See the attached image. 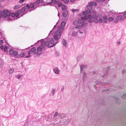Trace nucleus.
<instances>
[{
	"label": "nucleus",
	"mask_w": 126,
	"mask_h": 126,
	"mask_svg": "<svg viewBox=\"0 0 126 126\" xmlns=\"http://www.w3.org/2000/svg\"><path fill=\"white\" fill-rule=\"evenodd\" d=\"M101 82H98L96 83V84H100L101 83Z\"/></svg>",
	"instance_id": "0e129e2a"
},
{
	"label": "nucleus",
	"mask_w": 126,
	"mask_h": 126,
	"mask_svg": "<svg viewBox=\"0 0 126 126\" xmlns=\"http://www.w3.org/2000/svg\"><path fill=\"white\" fill-rule=\"evenodd\" d=\"M21 76L20 75H19L18 76H17V78L18 79H19L20 78H21Z\"/></svg>",
	"instance_id": "4d7b16f0"
},
{
	"label": "nucleus",
	"mask_w": 126,
	"mask_h": 126,
	"mask_svg": "<svg viewBox=\"0 0 126 126\" xmlns=\"http://www.w3.org/2000/svg\"><path fill=\"white\" fill-rule=\"evenodd\" d=\"M45 47V46L43 44H41L40 46V47H37V51L41 52L42 51L43 49H44Z\"/></svg>",
	"instance_id": "9b49d317"
},
{
	"label": "nucleus",
	"mask_w": 126,
	"mask_h": 126,
	"mask_svg": "<svg viewBox=\"0 0 126 126\" xmlns=\"http://www.w3.org/2000/svg\"><path fill=\"white\" fill-rule=\"evenodd\" d=\"M82 27L81 25H78L77 26H76L75 27V28H78L79 29H80Z\"/></svg>",
	"instance_id": "f704fd0d"
},
{
	"label": "nucleus",
	"mask_w": 126,
	"mask_h": 126,
	"mask_svg": "<svg viewBox=\"0 0 126 126\" xmlns=\"http://www.w3.org/2000/svg\"><path fill=\"white\" fill-rule=\"evenodd\" d=\"M77 32H79V33L81 34L83 33V31H80L79 30L78 31H77Z\"/></svg>",
	"instance_id": "c03bdc74"
},
{
	"label": "nucleus",
	"mask_w": 126,
	"mask_h": 126,
	"mask_svg": "<svg viewBox=\"0 0 126 126\" xmlns=\"http://www.w3.org/2000/svg\"><path fill=\"white\" fill-rule=\"evenodd\" d=\"M87 8L89 10H92L93 8L92 6L90 5L87 6Z\"/></svg>",
	"instance_id": "2f4dec72"
},
{
	"label": "nucleus",
	"mask_w": 126,
	"mask_h": 126,
	"mask_svg": "<svg viewBox=\"0 0 126 126\" xmlns=\"http://www.w3.org/2000/svg\"><path fill=\"white\" fill-rule=\"evenodd\" d=\"M114 21L115 23H118V20L116 19L114 20Z\"/></svg>",
	"instance_id": "5fc2aeb1"
},
{
	"label": "nucleus",
	"mask_w": 126,
	"mask_h": 126,
	"mask_svg": "<svg viewBox=\"0 0 126 126\" xmlns=\"http://www.w3.org/2000/svg\"><path fill=\"white\" fill-rule=\"evenodd\" d=\"M54 119L55 120H57L59 118H62L60 116L58 115V112H55L54 116Z\"/></svg>",
	"instance_id": "4468645a"
},
{
	"label": "nucleus",
	"mask_w": 126,
	"mask_h": 126,
	"mask_svg": "<svg viewBox=\"0 0 126 126\" xmlns=\"http://www.w3.org/2000/svg\"><path fill=\"white\" fill-rule=\"evenodd\" d=\"M82 14L84 15H88V14L86 11L83 12L82 13Z\"/></svg>",
	"instance_id": "e433bc0d"
},
{
	"label": "nucleus",
	"mask_w": 126,
	"mask_h": 126,
	"mask_svg": "<svg viewBox=\"0 0 126 126\" xmlns=\"http://www.w3.org/2000/svg\"><path fill=\"white\" fill-rule=\"evenodd\" d=\"M87 24L86 23H84L81 25L82 27H85L87 26Z\"/></svg>",
	"instance_id": "79ce46f5"
},
{
	"label": "nucleus",
	"mask_w": 126,
	"mask_h": 126,
	"mask_svg": "<svg viewBox=\"0 0 126 126\" xmlns=\"http://www.w3.org/2000/svg\"><path fill=\"white\" fill-rule=\"evenodd\" d=\"M30 10L28 9V8L26 6H24V7H23L21 10H18V12L19 13L21 14L22 12L25 14L27 13V11L30 12Z\"/></svg>",
	"instance_id": "0eeeda50"
},
{
	"label": "nucleus",
	"mask_w": 126,
	"mask_h": 126,
	"mask_svg": "<svg viewBox=\"0 0 126 126\" xmlns=\"http://www.w3.org/2000/svg\"><path fill=\"white\" fill-rule=\"evenodd\" d=\"M65 120H63V122H60L56 124H54L53 125V126H64L65 125V123H64L65 122Z\"/></svg>",
	"instance_id": "9d476101"
},
{
	"label": "nucleus",
	"mask_w": 126,
	"mask_h": 126,
	"mask_svg": "<svg viewBox=\"0 0 126 126\" xmlns=\"http://www.w3.org/2000/svg\"><path fill=\"white\" fill-rule=\"evenodd\" d=\"M58 3V1L57 0H51V1L50 2H47V3L50 5H52L53 4H57Z\"/></svg>",
	"instance_id": "dca6fc26"
},
{
	"label": "nucleus",
	"mask_w": 126,
	"mask_h": 126,
	"mask_svg": "<svg viewBox=\"0 0 126 126\" xmlns=\"http://www.w3.org/2000/svg\"><path fill=\"white\" fill-rule=\"evenodd\" d=\"M89 5L91 6H96L97 4L96 3L95 1L93 2H91L89 3Z\"/></svg>",
	"instance_id": "aec40b11"
},
{
	"label": "nucleus",
	"mask_w": 126,
	"mask_h": 126,
	"mask_svg": "<svg viewBox=\"0 0 126 126\" xmlns=\"http://www.w3.org/2000/svg\"><path fill=\"white\" fill-rule=\"evenodd\" d=\"M34 5L33 3H31L30 5L27 4L26 5V6L28 8V9L30 10V9L31 8H35Z\"/></svg>",
	"instance_id": "2eb2a0df"
},
{
	"label": "nucleus",
	"mask_w": 126,
	"mask_h": 126,
	"mask_svg": "<svg viewBox=\"0 0 126 126\" xmlns=\"http://www.w3.org/2000/svg\"><path fill=\"white\" fill-rule=\"evenodd\" d=\"M3 42V40H0V45H1Z\"/></svg>",
	"instance_id": "603ef678"
},
{
	"label": "nucleus",
	"mask_w": 126,
	"mask_h": 126,
	"mask_svg": "<svg viewBox=\"0 0 126 126\" xmlns=\"http://www.w3.org/2000/svg\"><path fill=\"white\" fill-rule=\"evenodd\" d=\"M86 67L87 66L85 65H82L80 66L81 72H82L83 69L86 68Z\"/></svg>",
	"instance_id": "5701e85b"
},
{
	"label": "nucleus",
	"mask_w": 126,
	"mask_h": 126,
	"mask_svg": "<svg viewBox=\"0 0 126 126\" xmlns=\"http://www.w3.org/2000/svg\"><path fill=\"white\" fill-rule=\"evenodd\" d=\"M2 14V12L0 11V15H1Z\"/></svg>",
	"instance_id": "338daca9"
},
{
	"label": "nucleus",
	"mask_w": 126,
	"mask_h": 126,
	"mask_svg": "<svg viewBox=\"0 0 126 126\" xmlns=\"http://www.w3.org/2000/svg\"><path fill=\"white\" fill-rule=\"evenodd\" d=\"M99 23H102L103 22V20H102V18H99Z\"/></svg>",
	"instance_id": "37998d69"
},
{
	"label": "nucleus",
	"mask_w": 126,
	"mask_h": 126,
	"mask_svg": "<svg viewBox=\"0 0 126 126\" xmlns=\"http://www.w3.org/2000/svg\"><path fill=\"white\" fill-rule=\"evenodd\" d=\"M2 32H0V38H2Z\"/></svg>",
	"instance_id": "8fccbe9b"
},
{
	"label": "nucleus",
	"mask_w": 126,
	"mask_h": 126,
	"mask_svg": "<svg viewBox=\"0 0 126 126\" xmlns=\"http://www.w3.org/2000/svg\"><path fill=\"white\" fill-rule=\"evenodd\" d=\"M115 12L114 11H111L110 13V15L111 16H114V15L115 14Z\"/></svg>",
	"instance_id": "473e14b6"
},
{
	"label": "nucleus",
	"mask_w": 126,
	"mask_h": 126,
	"mask_svg": "<svg viewBox=\"0 0 126 126\" xmlns=\"http://www.w3.org/2000/svg\"><path fill=\"white\" fill-rule=\"evenodd\" d=\"M25 0H20L19 2L20 3H23Z\"/></svg>",
	"instance_id": "09e8293b"
},
{
	"label": "nucleus",
	"mask_w": 126,
	"mask_h": 126,
	"mask_svg": "<svg viewBox=\"0 0 126 126\" xmlns=\"http://www.w3.org/2000/svg\"><path fill=\"white\" fill-rule=\"evenodd\" d=\"M62 4L61 3H59L58 4V6L59 7H60L61 6H62Z\"/></svg>",
	"instance_id": "864d4df0"
},
{
	"label": "nucleus",
	"mask_w": 126,
	"mask_h": 126,
	"mask_svg": "<svg viewBox=\"0 0 126 126\" xmlns=\"http://www.w3.org/2000/svg\"><path fill=\"white\" fill-rule=\"evenodd\" d=\"M77 34V32L74 31L72 32V36H75Z\"/></svg>",
	"instance_id": "c756f323"
},
{
	"label": "nucleus",
	"mask_w": 126,
	"mask_h": 126,
	"mask_svg": "<svg viewBox=\"0 0 126 126\" xmlns=\"http://www.w3.org/2000/svg\"><path fill=\"white\" fill-rule=\"evenodd\" d=\"M75 0H70V1L71 2H73L74 1H75Z\"/></svg>",
	"instance_id": "e2e57ef3"
},
{
	"label": "nucleus",
	"mask_w": 126,
	"mask_h": 126,
	"mask_svg": "<svg viewBox=\"0 0 126 126\" xmlns=\"http://www.w3.org/2000/svg\"><path fill=\"white\" fill-rule=\"evenodd\" d=\"M87 12L88 14V15L87 16H90L92 17V16H91V15L92 14V11H90L89 10H87L86 11Z\"/></svg>",
	"instance_id": "b1692460"
},
{
	"label": "nucleus",
	"mask_w": 126,
	"mask_h": 126,
	"mask_svg": "<svg viewBox=\"0 0 126 126\" xmlns=\"http://www.w3.org/2000/svg\"><path fill=\"white\" fill-rule=\"evenodd\" d=\"M88 22H89L90 23H91L92 22V20L91 19H90L88 21Z\"/></svg>",
	"instance_id": "6e6d98bb"
},
{
	"label": "nucleus",
	"mask_w": 126,
	"mask_h": 126,
	"mask_svg": "<svg viewBox=\"0 0 126 126\" xmlns=\"http://www.w3.org/2000/svg\"><path fill=\"white\" fill-rule=\"evenodd\" d=\"M66 24V22H65L64 21H63L62 22V23L61 24V26H58V28L59 27H62L63 28H64L63 30H62V32H63V30L64 29V27L65 25ZM58 30V29L57 30ZM59 31H62V30H60Z\"/></svg>",
	"instance_id": "6ab92c4d"
},
{
	"label": "nucleus",
	"mask_w": 126,
	"mask_h": 126,
	"mask_svg": "<svg viewBox=\"0 0 126 126\" xmlns=\"http://www.w3.org/2000/svg\"><path fill=\"white\" fill-rule=\"evenodd\" d=\"M46 0H38L33 2L34 4L35 5V8L31 9L30 11H31L32 10H33L35 9L36 8L39 7L40 5L39 4L40 3H43Z\"/></svg>",
	"instance_id": "f03ea898"
},
{
	"label": "nucleus",
	"mask_w": 126,
	"mask_h": 126,
	"mask_svg": "<svg viewBox=\"0 0 126 126\" xmlns=\"http://www.w3.org/2000/svg\"><path fill=\"white\" fill-rule=\"evenodd\" d=\"M3 63V61L1 59H0V66H1V65L2 66Z\"/></svg>",
	"instance_id": "a19ab883"
},
{
	"label": "nucleus",
	"mask_w": 126,
	"mask_h": 126,
	"mask_svg": "<svg viewBox=\"0 0 126 126\" xmlns=\"http://www.w3.org/2000/svg\"><path fill=\"white\" fill-rule=\"evenodd\" d=\"M63 1L65 4H68L69 3V0H63Z\"/></svg>",
	"instance_id": "58836bf2"
},
{
	"label": "nucleus",
	"mask_w": 126,
	"mask_h": 126,
	"mask_svg": "<svg viewBox=\"0 0 126 126\" xmlns=\"http://www.w3.org/2000/svg\"><path fill=\"white\" fill-rule=\"evenodd\" d=\"M0 49L1 50H3L4 49V47L3 46V45H1L0 47Z\"/></svg>",
	"instance_id": "de8ad7c7"
},
{
	"label": "nucleus",
	"mask_w": 126,
	"mask_h": 126,
	"mask_svg": "<svg viewBox=\"0 0 126 126\" xmlns=\"http://www.w3.org/2000/svg\"><path fill=\"white\" fill-rule=\"evenodd\" d=\"M21 6L20 5H16L14 7V9L15 10H16L17 9L20 8Z\"/></svg>",
	"instance_id": "c85d7f7f"
},
{
	"label": "nucleus",
	"mask_w": 126,
	"mask_h": 126,
	"mask_svg": "<svg viewBox=\"0 0 126 126\" xmlns=\"http://www.w3.org/2000/svg\"><path fill=\"white\" fill-rule=\"evenodd\" d=\"M8 47L7 46H5L4 48V52H6L7 50Z\"/></svg>",
	"instance_id": "c9c22d12"
},
{
	"label": "nucleus",
	"mask_w": 126,
	"mask_h": 126,
	"mask_svg": "<svg viewBox=\"0 0 126 126\" xmlns=\"http://www.w3.org/2000/svg\"><path fill=\"white\" fill-rule=\"evenodd\" d=\"M104 22L106 23H107V21H104Z\"/></svg>",
	"instance_id": "774afa93"
},
{
	"label": "nucleus",
	"mask_w": 126,
	"mask_h": 126,
	"mask_svg": "<svg viewBox=\"0 0 126 126\" xmlns=\"http://www.w3.org/2000/svg\"><path fill=\"white\" fill-rule=\"evenodd\" d=\"M124 96H126V97L125 98H124V97H123V98L124 99H126V94H125L124 95Z\"/></svg>",
	"instance_id": "052dcab7"
},
{
	"label": "nucleus",
	"mask_w": 126,
	"mask_h": 126,
	"mask_svg": "<svg viewBox=\"0 0 126 126\" xmlns=\"http://www.w3.org/2000/svg\"><path fill=\"white\" fill-rule=\"evenodd\" d=\"M53 70L54 73L58 75L59 74L60 70L58 69V67H53Z\"/></svg>",
	"instance_id": "f8f14e48"
},
{
	"label": "nucleus",
	"mask_w": 126,
	"mask_h": 126,
	"mask_svg": "<svg viewBox=\"0 0 126 126\" xmlns=\"http://www.w3.org/2000/svg\"><path fill=\"white\" fill-rule=\"evenodd\" d=\"M91 19L92 17L89 16H84V17H81V19H79L77 21V23L78 24H81L83 23L84 22V20L88 19Z\"/></svg>",
	"instance_id": "20e7f679"
},
{
	"label": "nucleus",
	"mask_w": 126,
	"mask_h": 126,
	"mask_svg": "<svg viewBox=\"0 0 126 126\" xmlns=\"http://www.w3.org/2000/svg\"><path fill=\"white\" fill-rule=\"evenodd\" d=\"M72 12H75V11H79V10H78V9H75V10H74L73 9H72Z\"/></svg>",
	"instance_id": "49530a36"
},
{
	"label": "nucleus",
	"mask_w": 126,
	"mask_h": 126,
	"mask_svg": "<svg viewBox=\"0 0 126 126\" xmlns=\"http://www.w3.org/2000/svg\"><path fill=\"white\" fill-rule=\"evenodd\" d=\"M55 55L56 56H59V53L58 52H56L55 53Z\"/></svg>",
	"instance_id": "a18cd8bd"
},
{
	"label": "nucleus",
	"mask_w": 126,
	"mask_h": 126,
	"mask_svg": "<svg viewBox=\"0 0 126 126\" xmlns=\"http://www.w3.org/2000/svg\"><path fill=\"white\" fill-rule=\"evenodd\" d=\"M33 45H32L31 47H32ZM30 47H29L30 48ZM29 47L28 48H26L25 50H18V56H19L20 57H23L26 54V51H25V50L27 49L28 50Z\"/></svg>",
	"instance_id": "39448f33"
},
{
	"label": "nucleus",
	"mask_w": 126,
	"mask_h": 126,
	"mask_svg": "<svg viewBox=\"0 0 126 126\" xmlns=\"http://www.w3.org/2000/svg\"><path fill=\"white\" fill-rule=\"evenodd\" d=\"M108 20L110 22H111L112 21L114 20V18L112 17H109L108 18Z\"/></svg>",
	"instance_id": "72a5a7b5"
},
{
	"label": "nucleus",
	"mask_w": 126,
	"mask_h": 126,
	"mask_svg": "<svg viewBox=\"0 0 126 126\" xmlns=\"http://www.w3.org/2000/svg\"><path fill=\"white\" fill-rule=\"evenodd\" d=\"M110 69V67H107L105 73L104 75H102L101 76L102 77L104 78V77L106 76H107L108 72L109 70Z\"/></svg>",
	"instance_id": "a211bd4d"
},
{
	"label": "nucleus",
	"mask_w": 126,
	"mask_h": 126,
	"mask_svg": "<svg viewBox=\"0 0 126 126\" xmlns=\"http://www.w3.org/2000/svg\"><path fill=\"white\" fill-rule=\"evenodd\" d=\"M87 75L86 73L85 72H84L83 75V83L87 79Z\"/></svg>",
	"instance_id": "f3484780"
},
{
	"label": "nucleus",
	"mask_w": 126,
	"mask_h": 126,
	"mask_svg": "<svg viewBox=\"0 0 126 126\" xmlns=\"http://www.w3.org/2000/svg\"><path fill=\"white\" fill-rule=\"evenodd\" d=\"M9 53L10 54L14 56H16L18 54V51H14L12 48L10 49Z\"/></svg>",
	"instance_id": "1a4fd4ad"
},
{
	"label": "nucleus",
	"mask_w": 126,
	"mask_h": 126,
	"mask_svg": "<svg viewBox=\"0 0 126 126\" xmlns=\"http://www.w3.org/2000/svg\"><path fill=\"white\" fill-rule=\"evenodd\" d=\"M58 23V22H57V23H56V24L54 26V28H53V29L52 30H51L50 32V33H49V34H48V36L50 34V33H51L53 31H54V30L55 29V28H56V27H57V26H56V25Z\"/></svg>",
	"instance_id": "bb28decb"
},
{
	"label": "nucleus",
	"mask_w": 126,
	"mask_h": 126,
	"mask_svg": "<svg viewBox=\"0 0 126 126\" xmlns=\"http://www.w3.org/2000/svg\"><path fill=\"white\" fill-rule=\"evenodd\" d=\"M56 90L54 89H53L52 90L51 92V93L52 94V96H53L54 95V94Z\"/></svg>",
	"instance_id": "cd10ccee"
},
{
	"label": "nucleus",
	"mask_w": 126,
	"mask_h": 126,
	"mask_svg": "<svg viewBox=\"0 0 126 126\" xmlns=\"http://www.w3.org/2000/svg\"><path fill=\"white\" fill-rule=\"evenodd\" d=\"M93 21L95 23H97L98 20L97 19V16L96 15L94 14L93 16Z\"/></svg>",
	"instance_id": "ddd939ff"
},
{
	"label": "nucleus",
	"mask_w": 126,
	"mask_h": 126,
	"mask_svg": "<svg viewBox=\"0 0 126 126\" xmlns=\"http://www.w3.org/2000/svg\"><path fill=\"white\" fill-rule=\"evenodd\" d=\"M64 88L63 87L61 89V91H63L64 90Z\"/></svg>",
	"instance_id": "680f3d73"
},
{
	"label": "nucleus",
	"mask_w": 126,
	"mask_h": 126,
	"mask_svg": "<svg viewBox=\"0 0 126 126\" xmlns=\"http://www.w3.org/2000/svg\"><path fill=\"white\" fill-rule=\"evenodd\" d=\"M62 8L63 10L65 11L67 8V7L65 5H62Z\"/></svg>",
	"instance_id": "a878e982"
},
{
	"label": "nucleus",
	"mask_w": 126,
	"mask_h": 126,
	"mask_svg": "<svg viewBox=\"0 0 126 126\" xmlns=\"http://www.w3.org/2000/svg\"><path fill=\"white\" fill-rule=\"evenodd\" d=\"M62 42L63 45L64 46L66 47L67 46V43L66 40L64 39H63L62 40Z\"/></svg>",
	"instance_id": "412c9836"
},
{
	"label": "nucleus",
	"mask_w": 126,
	"mask_h": 126,
	"mask_svg": "<svg viewBox=\"0 0 126 126\" xmlns=\"http://www.w3.org/2000/svg\"><path fill=\"white\" fill-rule=\"evenodd\" d=\"M10 12L8 10H3L2 12V14L1 15V16L3 18H7L8 17H9L10 14ZM7 18H6V19Z\"/></svg>",
	"instance_id": "423d86ee"
},
{
	"label": "nucleus",
	"mask_w": 126,
	"mask_h": 126,
	"mask_svg": "<svg viewBox=\"0 0 126 126\" xmlns=\"http://www.w3.org/2000/svg\"><path fill=\"white\" fill-rule=\"evenodd\" d=\"M38 52L36 49V48L35 47H33L32 48L31 50H29L28 51V54L29 55L28 56H26V58H28L31 56L30 55L32 54V53H33L34 54H38Z\"/></svg>",
	"instance_id": "7ed1b4c3"
},
{
	"label": "nucleus",
	"mask_w": 126,
	"mask_h": 126,
	"mask_svg": "<svg viewBox=\"0 0 126 126\" xmlns=\"http://www.w3.org/2000/svg\"><path fill=\"white\" fill-rule=\"evenodd\" d=\"M40 40H38L37 42V43H39V42H40ZM36 44V43H35Z\"/></svg>",
	"instance_id": "69168bd1"
},
{
	"label": "nucleus",
	"mask_w": 126,
	"mask_h": 126,
	"mask_svg": "<svg viewBox=\"0 0 126 126\" xmlns=\"http://www.w3.org/2000/svg\"><path fill=\"white\" fill-rule=\"evenodd\" d=\"M123 18V16L121 15H119L117 16L116 17V19L118 20H120Z\"/></svg>",
	"instance_id": "393cba45"
},
{
	"label": "nucleus",
	"mask_w": 126,
	"mask_h": 126,
	"mask_svg": "<svg viewBox=\"0 0 126 126\" xmlns=\"http://www.w3.org/2000/svg\"><path fill=\"white\" fill-rule=\"evenodd\" d=\"M81 58V57L80 55L78 56L77 58V59L78 61H79L80 60Z\"/></svg>",
	"instance_id": "ea45409f"
},
{
	"label": "nucleus",
	"mask_w": 126,
	"mask_h": 126,
	"mask_svg": "<svg viewBox=\"0 0 126 126\" xmlns=\"http://www.w3.org/2000/svg\"><path fill=\"white\" fill-rule=\"evenodd\" d=\"M68 14V12L67 10H65L63 11V16L64 17H67Z\"/></svg>",
	"instance_id": "4be33fe9"
},
{
	"label": "nucleus",
	"mask_w": 126,
	"mask_h": 126,
	"mask_svg": "<svg viewBox=\"0 0 126 126\" xmlns=\"http://www.w3.org/2000/svg\"><path fill=\"white\" fill-rule=\"evenodd\" d=\"M14 71V70L13 68H11L9 70V74H12Z\"/></svg>",
	"instance_id": "7c9ffc66"
},
{
	"label": "nucleus",
	"mask_w": 126,
	"mask_h": 126,
	"mask_svg": "<svg viewBox=\"0 0 126 126\" xmlns=\"http://www.w3.org/2000/svg\"><path fill=\"white\" fill-rule=\"evenodd\" d=\"M107 19V16H104L103 17V19L104 20H106Z\"/></svg>",
	"instance_id": "3c124183"
},
{
	"label": "nucleus",
	"mask_w": 126,
	"mask_h": 126,
	"mask_svg": "<svg viewBox=\"0 0 126 126\" xmlns=\"http://www.w3.org/2000/svg\"><path fill=\"white\" fill-rule=\"evenodd\" d=\"M15 14L16 15H15V16L16 17H17L20 15H19L20 14H21L19 13L18 11Z\"/></svg>",
	"instance_id": "4c0bfd02"
},
{
	"label": "nucleus",
	"mask_w": 126,
	"mask_h": 126,
	"mask_svg": "<svg viewBox=\"0 0 126 126\" xmlns=\"http://www.w3.org/2000/svg\"><path fill=\"white\" fill-rule=\"evenodd\" d=\"M126 70H123V71L122 72V73L123 74H124L126 72Z\"/></svg>",
	"instance_id": "bf43d9fd"
},
{
	"label": "nucleus",
	"mask_w": 126,
	"mask_h": 126,
	"mask_svg": "<svg viewBox=\"0 0 126 126\" xmlns=\"http://www.w3.org/2000/svg\"><path fill=\"white\" fill-rule=\"evenodd\" d=\"M63 28L61 27H59L58 28V30H57L54 36V38H52L51 39L48 38L49 36H48L47 38H48L46 40V41L44 40L42 41L41 44L42 45H45L46 47L49 46L50 47H54L55 45L59 41V39H61V35L62 33V31H60V30H63Z\"/></svg>",
	"instance_id": "f257e3e1"
},
{
	"label": "nucleus",
	"mask_w": 126,
	"mask_h": 126,
	"mask_svg": "<svg viewBox=\"0 0 126 126\" xmlns=\"http://www.w3.org/2000/svg\"><path fill=\"white\" fill-rule=\"evenodd\" d=\"M15 13H12L11 14L10 13L9 17H8L7 18L6 20L11 21L15 20L16 19V18H14V17H15Z\"/></svg>",
	"instance_id": "6e6552de"
},
{
	"label": "nucleus",
	"mask_w": 126,
	"mask_h": 126,
	"mask_svg": "<svg viewBox=\"0 0 126 126\" xmlns=\"http://www.w3.org/2000/svg\"><path fill=\"white\" fill-rule=\"evenodd\" d=\"M123 16L124 17L126 18V14H124L123 15Z\"/></svg>",
	"instance_id": "13d9d810"
}]
</instances>
